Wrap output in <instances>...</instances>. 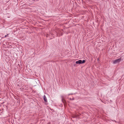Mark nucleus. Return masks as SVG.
<instances>
[{
	"instance_id": "1",
	"label": "nucleus",
	"mask_w": 124,
	"mask_h": 124,
	"mask_svg": "<svg viewBox=\"0 0 124 124\" xmlns=\"http://www.w3.org/2000/svg\"><path fill=\"white\" fill-rule=\"evenodd\" d=\"M121 57L116 59L114 60L113 61V64H116L117 63H119L120 62H121Z\"/></svg>"
},
{
	"instance_id": "2",
	"label": "nucleus",
	"mask_w": 124,
	"mask_h": 124,
	"mask_svg": "<svg viewBox=\"0 0 124 124\" xmlns=\"http://www.w3.org/2000/svg\"><path fill=\"white\" fill-rule=\"evenodd\" d=\"M62 98V102L64 104L66 103V102L65 100L63 98V96L61 97Z\"/></svg>"
},
{
	"instance_id": "3",
	"label": "nucleus",
	"mask_w": 124,
	"mask_h": 124,
	"mask_svg": "<svg viewBox=\"0 0 124 124\" xmlns=\"http://www.w3.org/2000/svg\"><path fill=\"white\" fill-rule=\"evenodd\" d=\"M81 62L82 60H78V61H77L76 62V64H81Z\"/></svg>"
},
{
	"instance_id": "4",
	"label": "nucleus",
	"mask_w": 124,
	"mask_h": 124,
	"mask_svg": "<svg viewBox=\"0 0 124 124\" xmlns=\"http://www.w3.org/2000/svg\"><path fill=\"white\" fill-rule=\"evenodd\" d=\"M43 99L44 101L46 102L47 101V100L46 97L45 95H44L43 96Z\"/></svg>"
},
{
	"instance_id": "5",
	"label": "nucleus",
	"mask_w": 124,
	"mask_h": 124,
	"mask_svg": "<svg viewBox=\"0 0 124 124\" xmlns=\"http://www.w3.org/2000/svg\"><path fill=\"white\" fill-rule=\"evenodd\" d=\"M79 114H77L76 115H75L74 116H73L72 117L73 118H75L77 117H78L79 116Z\"/></svg>"
},
{
	"instance_id": "6",
	"label": "nucleus",
	"mask_w": 124,
	"mask_h": 124,
	"mask_svg": "<svg viewBox=\"0 0 124 124\" xmlns=\"http://www.w3.org/2000/svg\"><path fill=\"white\" fill-rule=\"evenodd\" d=\"M85 60H83L82 61L81 64L84 63L85 62Z\"/></svg>"
},
{
	"instance_id": "7",
	"label": "nucleus",
	"mask_w": 124,
	"mask_h": 124,
	"mask_svg": "<svg viewBox=\"0 0 124 124\" xmlns=\"http://www.w3.org/2000/svg\"><path fill=\"white\" fill-rule=\"evenodd\" d=\"M8 34H7V35H6L5 36V37H4V38H6V37H7V36H8Z\"/></svg>"
},
{
	"instance_id": "8",
	"label": "nucleus",
	"mask_w": 124,
	"mask_h": 124,
	"mask_svg": "<svg viewBox=\"0 0 124 124\" xmlns=\"http://www.w3.org/2000/svg\"><path fill=\"white\" fill-rule=\"evenodd\" d=\"M25 6V5H22L23 7H24Z\"/></svg>"
},
{
	"instance_id": "9",
	"label": "nucleus",
	"mask_w": 124,
	"mask_h": 124,
	"mask_svg": "<svg viewBox=\"0 0 124 124\" xmlns=\"http://www.w3.org/2000/svg\"><path fill=\"white\" fill-rule=\"evenodd\" d=\"M74 100V98H72V100Z\"/></svg>"
},
{
	"instance_id": "10",
	"label": "nucleus",
	"mask_w": 124,
	"mask_h": 124,
	"mask_svg": "<svg viewBox=\"0 0 124 124\" xmlns=\"http://www.w3.org/2000/svg\"><path fill=\"white\" fill-rule=\"evenodd\" d=\"M70 100H72V99H71V98H70Z\"/></svg>"
},
{
	"instance_id": "11",
	"label": "nucleus",
	"mask_w": 124,
	"mask_h": 124,
	"mask_svg": "<svg viewBox=\"0 0 124 124\" xmlns=\"http://www.w3.org/2000/svg\"><path fill=\"white\" fill-rule=\"evenodd\" d=\"M70 94H69V95H70Z\"/></svg>"
}]
</instances>
